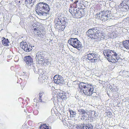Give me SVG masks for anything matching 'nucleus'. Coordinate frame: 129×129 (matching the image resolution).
<instances>
[{
    "label": "nucleus",
    "instance_id": "obj_29",
    "mask_svg": "<svg viewBox=\"0 0 129 129\" xmlns=\"http://www.w3.org/2000/svg\"><path fill=\"white\" fill-rule=\"evenodd\" d=\"M87 128H86V125L81 126V129H86Z\"/></svg>",
    "mask_w": 129,
    "mask_h": 129
},
{
    "label": "nucleus",
    "instance_id": "obj_18",
    "mask_svg": "<svg viewBox=\"0 0 129 129\" xmlns=\"http://www.w3.org/2000/svg\"><path fill=\"white\" fill-rule=\"evenodd\" d=\"M123 44L124 48L127 49H129V40L123 41Z\"/></svg>",
    "mask_w": 129,
    "mask_h": 129
},
{
    "label": "nucleus",
    "instance_id": "obj_23",
    "mask_svg": "<svg viewBox=\"0 0 129 129\" xmlns=\"http://www.w3.org/2000/svg\"><path fill=\"white\" fill-rule=\"evenodd\" d=\"M30 0H26L25 4L27 7H29V5H30V6H33V4L31 3Z\"/></svg>",
    "mask_w": 129,
    "mask_h": 129
},
{
    "label": "nucleus",
    "instance_id": "obj_9",
    "mask_svg": "<svg viewBox=\"0 0 129 129\" xmlns=\"http://www.w3.org/2000/svg\"><path fill=\"white\" fill-rule=\"evenodd\" d=\"M44 52L42 51H39L36 54V58L37 62L39 61H43L44 58Z\"/></svg>",
    "mask_w": 129,
    "mask_h": 129
},
{
    "label": "nucleus",
    "instance_id": "obj_15",
    "mask_svg": "<svg viewBox=\"0 0 129 129\" xmlns=\"http://www.w3.org/2000/svg\"><path fill=\"white\" fill-rule=\"evenodd\" d=\"M72 5H74V8H78V9H81L82 7V4L81 3V1H76Z\"/></svg>",
    "mask_w": 129,
    "mask_h": 129
},
{
    "label": "nucleus",
    "instance_id": "obj_30",
    "mask_svg": "<svg viewBox=\"0 0 129 129\" xmlns=\"http://www.w3.org/2000/svg\"><path fill=\"white\" fill-rule=\"evenodd\" d=\"M36 0H30L31 3L33 4V5H34V3L35 1Z\"/></svg>",
    "mask_w": 129,
    "mask_h": 129
},
{
    "label": "nucleus",
    "instance_id": "obj_8",
    "mask_svg": "<svg viewBox=\"0 0 129 129\" xmlns=\"http://www.w3.org/2000/svg\"><path fill=\"white\" fill-rule=\"evenodd\" d=\"M20 47L24 49V51L27 52L30 51L33 49L32 46L28 44L26 42H21L20 43Z\"/></svg>",
    "mask_w": 129,
    "mask_h": 129
},
{
    "label": "nucleus",
    "instance_id": "obj_28",
    "mask_svg": "<svg viewBox=\"0 0 129 129\" xmlns=\"http://www.w3.org/2000/svg\"><path fill=\"white\" fill-rule=\"evenodd\" d=\"M61 25L58 24V23H55V27L56 28H59V27H60Z\"/></svg>",
    "mask_w": 129,
    "mask_h": 129
},
{
    "label": "nucleus",
    "instance_id": "obj_20",
    "mask_svg": "<svg viewBox=\"0 0 129 129\" xmlns=\"http://www.w3.org/2000/svg\"><path fill=\"white\" fill-rule=\"evenodd\" d=\"M86 56L87 57L88 59L91 61V62H94V60H93V57L92 56L91 53H89L87 54Z\"/></svg>",
    "mask_w": 129,
    "mask_h": 129
},
{
    "label": "nucleus",
    "instance_id": "obj_31",
    "mask_svg": "<svg viewBox=\"0 0 129 129\" xmlns=\"http://www.w3.org/2000/svg\"><path fill=\"white\" fill-rule=\"evenodd\" d=\"M33 27L34 28L36 27H37L36 26H38V25H36V24H33Z\"/></svg>",
    "mask_w": 129,
    "mask_h": 129
},
{
    "label": "nucleus",
    "instance_id": "obj_36",
    "mask_svg": "<svg viewBox=\"0 0 129 129\" xmlns=\"http://www.w3.org/2000/svg\"><path fill=\"white\" fill-rule=\"evenodd\" d=\"M127 73V72H125V71L124 72H123V73Z\"/></svg>",
    "mask_w": 129,
    "mask_h": 129
},
{
    "label": "nucleus",
    "instance_id": "obj_13",
    "mask_svg": "<svg viewBox=\"0 0 129 129\" xmlns=\"http://www.w3.org/2000/svg\"><path fill=\"white\" fill-rule=\"evenodd\" d=\"M103 54L106 57H108L110 56V55H116V53L113 51L110 50H105L103 51Z\"/></svg>",
    "mask_w": 129,
    "mask_h": 129
},
{
    "label": "nucleus",
    "instance_id": "obj_26",
    "mask_svg": "<svg viewBox=\"0 0 129 129\" xmlns=\"http://www.w3.org/2000/svg\"><path fill=\"white\" fill-rule=\"evenodd\" d=\"M86 129H92V126L91 124H87L86 125Z\"/></svg>",
    "mask_w": 129,
    "mask_h": 129
},
{
    "label": "nucleus",
    "instance_id": "obj_24",
    "mask_svg": "<svg viewBox=\"0 0 129 129\" xmlns=\"http://www.w3.org/2000/svg\"><path fill=\"white\" fill-rule=\"evenodd\" d=\"M70 116L71 117H75L76 114V112H75L73 111L72 110H70Z\"/></svg>",
    "mask_w": 129,
    "mask_h": 129
},
{
    "label": "nucleus",
    "instance_id": "obj_4",
    "mask_svg": "<svg viewBox=\"0 0 129 129\" xmlns=\"http://www.w3.org/2000/svg\"><path fill=\"white\" fill-rule=\"evenodd\" d=\"M68 42L73 47L79 50L81 49L82 46L80 41L77 38H71L68 41Z\"/></svg>",
    "mask_w": 129,
    "mask_h": 129
},
{
    "label": "nucleus",
    "instance_id": "obj_40",
    "mask_svg": "<svg viewBox=\"0 0 129 129\" xmlns=\"http://www.w3.org/2000/svg\"><path fill=\"white\" fill-rule=\"evenodd\" d=\"M24 111H25V112H26V111L24 110Z\"/></svg>",
    "mask_w": 129,
    "mask_h": 129
},
{
    "label": "nucleus",
    "instance_id": "obj_38",
    "mask_svg": "<svg viewBox=\"0 0 129 129\" xmlns=\"http://www.w3.org/2000/svg\"><path fill=\"white\" fill-rule=\"evenodd\" d=\"M44 63L45 62V60H44Z\"/></svg>",
    "mask_w": 129,
    "mask_h": 129
},
{
    "label": "nucleus",
    "instance_id": "obj_3",
    "mask_svg": "<svg viewBox=\"0 0 129 129\" xmlns=\"http://www.w3.org/2000/svg\"><path fill=\"white\" fill-rule=\"evenodd\" d=\"M79 87L83 90V93L87 96L91 95L93 97L96 96V94L93 91L94 88L93 86L82 82L80 83Z\"/></svg>",
    "mask_w": 129,
    "mask_h": 129
},
{
    "label": "nucleus",
    "instance_id": "obj_33",
    "mask_svg": "<svg viewBox=\"0 0 129 129\" xmlns=\"http://www.w3.org/2000/svg\"><path fill=\"white\" fill-rule=\"evenodd\" d=\"M115 54H113V55H110V56L109 57H107V58H108V57H112V56H114V55H115Z\"/></svg>",
    "mask_w": 129,
    "mask_h": 129
},
{
    "label": "nucleus",
    "instance_id": "obj_41",
    "mask_svg": "<svg viewBox=\"0 0 129 129\" xmlns=\"http://www.w3.org/2000/svg\"><path fill=\"white\" fill-rule=\"evenodd\" d=\"M62 26L63 27L64 26H63V25H62Z\"/></svg>",
    "mask_w": 129,
    "mask_h": 129
},
{
    "label": "nucleus",
    "instance_id": "obj_35",
    "mask_svg": "<svg viewBox=\"0 0 129 129\" xmlns=\"http://www.w3.org/2000/svg\"><path fill=\"white\" fill-rule=\"evenodd\" d=\"M48 62H49L47 60L46 61V62L45 63H48Z\"/></svg>",
    "mask_w": 129,
    "mask_h": 129
},
{
    "label": "nucleus",
    "instance_id": "obj_37",
    "mask_svg": "<svg viewBox=\"0 0 129 129\" xmlns=\"http://www.w3.org/2000/svg\"><path fill=\"white\" fill-rule=\"evenodd\" d=\"M121 4V6H122V3H121V4Z\"/></svg>",
    "mask_w": 129,
    "mask_h": 129
},
{
    "label": "nucleus",
    "instance_id": "obj_19",
    "mask_svg": "<svg viewBox=\"0 0 129 129\" xmlns=\"http://www.w3.org/2000/svg\"><path fill=\"white\" fill-rule=\"evenodd\" d=\"M39 100L40 102H42V100L45 99V94L44 93L42 92H41L39 94Z\"/></svg>",
    "mask_w": 129,
    "mask_h": 129
},
{
    "label": "nucleus",
    "instance_id": "obj_7",
    "mask_svg": "<svg viewBox=\"0 0 129 129\" xmlns=\"http://www.w3.org/2000/svg\"><path fill=\"white\" fill-rule=\"evenodd\" d=\"M74 5H71L69 9L70 12L72 14L73 13L75 15L78 14V15L81 16L82 15V13L81 11H79V9H77L76 8H74Z\"/></svg>",
    "mask_w": 129,
    "mask_h": 129
},
{
    "label": "nucleus",
    "instance_id": "obj_39",
    "mask_svg": "<svg viewBox=\"0 0 129 129\" xmlns=\"http://www.w3.org/2000/svg\"><path fill=\"white\" fill-rule=\"evenodd\" d=\"M66 121V120H63V121Z\"/></svg>",
    "mask_w": 129,
    "mask_h": 129
},
{
    "label": "nucleus",
    "instance_id": "obj_2",
    "mask_svg": "<svg viewBox=\"0 0 129 129\" xmlns=\"http://www.w3.org/2000/svg\"><path fill=\"white\" fill-rule=\"evenodd\" d=\"M35 9L36 13L40 16L46 18L49 17L50 9L47 4L43 2L39 3L36 5Z\"/></svg>",
    "mask_w": 129,
    "mask_h": 129
},
{
    "label": "nucleus",
    "instance_id": "obj_16",
    "mask_svg": "<svg viewBox=\"0 0 129 129\" xmlns=\"http://www.w3.org/2000/svg\"><path fill=\"white\" fill-rule=\"evenodd\" d=\"M79 114L82 115V117L86 116L87 115V113L83 109H79L78 110Z\"/></svg>",
    "mask_w": 129,
    "mask_h": 129
},
{
    "label": "nucleus",
    "instance_id": "obj_1",
    "mask_svg": "<svg viewBox=\"0 0 129 129\" xmlns=\"http://www.w3.org/2000/svg\"><path fill=\"white\" fill-rule=\"evenodd\" d=\"M86 34L91 39L94 40V41L106 39L108 37L106 34L101 33L100 31L98 30L95 28L89 29L86 32Z\"/></svg>",
    "mask_w": 129,
    "mask_h": 129
},
{
    "label": "nucleus",
    "instance_id": "obj_6",
    "mask_svg": "<svg viewBox=\"0 0 129 129\" xmlns=\"http://www.w3.org/2000/svg\"><path fill=\"white\" fill-rule=\"evenodd\" d=\"M96 17L98 19L101 20L103 21L107 20L108 18V16L106 14L105 12H101L99 13V14H96Z\"/></svg>",
    "mask_w": 129,
    "mask_h": 129
},
{
    "label": "nucleus",
    "instance_id": "obj_34",
    "mask_svg": "<svg viewBox=\"0 0 129 129\" xmlns=\"http://www.w3.org/2000/svg\"><path fill=\"white\" fill-rule=\"evenodd\" d=\"M26 73V72H23L22 73V75L23 76H24L25 74Z\"/></svg>",
    "mask_w": 129,
    "mask_h": 129
},
{
    "label": "nucleus",
    "instance_id": "obj_12",
    "mask_svg": "<svg viewBox=\"0 0 129 129\" xmlns=\"http://www.w3.org/2000/svg\"><path fill=\"white\" fill-rule=\"evenodd\" d=\"M119 55L116 53V55H114L111 57L107 58V60L109 61L112 63L115 62L119 59Z\"/></svg>",
    "mask_w": 129,
    "mask_h": 129
},
{
    "label": "nucleus",
    "instance_id": "obj_25",
    "mask_svg": "<svg viewBox=\"0 0 129 129\" xmlns=\"http://www.w3.org/2000/svg\"><path fill=\"white\" fill-rule=\"evenodd\" d=\"M62 21L59 19V18L56 19L55 20V22L57 23H58L59 25H61Z\"/></svg>",
    "mask_w": 129,
    "mask_h": 129
},
{
    "label": "nucleus",
    "instance_id": "obj_11",
    "mask_svg": "<svg viewBox=\"0 0 129 129\" xmlns=\"http://www.w3.org/2000/svg\"><path fill=\"white\" fill-rule=\"evenodd\" d=\"M36 27L34 28L35 34L38 36L39 37L43 36V35L41 32L42 30L40 29L39 26H37Z\"/></svg>",
    "mask_w": 129,
    "mask_h": 129
},
{
    "label": "nucleus",
    "instance_id": "obj_32",
    "mask_svg": "<svg viewBox=\"0 0 129 129\" xmlns=\"http://www.w3.org/2000/svg\"><path fill=\"white\" fill-rule=\"evenodd\" d=\"M32 68L33 69L35 73H37V71H36V69H35V68L34 67Z\"/></svg>",
    "mask_w": 129,
    "mask_h": 129
},
{
    "label": "nucleus",
    "instance_id": "obj_5",
    "mask_svg": "<svg viewBox=\"0 0 129 129\" xmlns=\"http://www.w3.org/2000/svg\"><path fill=\"white\" fill-rule=\"evenodd\" d=\"M24 60L26 63L25 67L28 69H30L34 67L33 59L31 57L29 56L24 57Z\"/></svg>",
    "mask_w": 129,
    "mask_h": 129
},
{
    "label": "nucleus",
    "instance_id": "obj_27",
    "mask_svg": "<svg viewBox=\"0 0 129 129\" xmlns=\"http://www.w3.org/2000/svg\"><path fill=\"white\" fill-rule=\"evenodd\" d=\"M81 126L76 125L74 127V129H81Z\"/></svg>",
    "mask_w": 129,
    "mask_h": 129
},
{
    "label": "nucleus",
    "instance_id": "obj_10",
    "mask_svg": "<svg viewBox=\"0 0 129 129\" xmlns=\"http://www.w3.org/2000/svg\"><path fill=\"white\" fill-rule=\"evenodd\" d=\"M54 81L57 84L61 83L63 81V78L61 76L56 75L54 77Z\"/></svg>",
    "mask_w": 129,
    "mask_h": 129
},
{
    "label": "nucleus",
    "instance_id": "obj_22",
    "mask_svg": "<svg viewBox=\"0 0 129 129\" xmlns=\"http://www.w3.org/2000/svg\"><path fill=\"white\" fill-rule=\"evenodd\" d=\"M39 129H49V127L46 124L41 125Z\"/></svg>",
    "mask_w": 129,
    "mask_h": 129
},
{
    "label": "nucleus",
    "instance_id": "obj_21",
    "mask_svg": "<svg viewBox=\"0 0 129 129\" xmlns=\"http://www.w3.org/2000/svg\"><path fill=\"white\" fill-rule=\"evenodd\" d=\"M2 43L4 46L9 45V42L8 41V39H5V38L2 40Z\"/></svg>",
    "mask_w": 129,
    "mask_h": 129
},
{
    "label": "nucleus",
    "instance_id": "obj_14",
    "mask_svg": "<svg viewBox=\"0 0 129 129\" xmlns=\"http://www.w3.org/2000/svg\"><path fill=\"white\" fill-rule=\"evenodd\" d=\"M39 71L38 74H39V76L38 78L39 81L41 83L45 82L47 80L46 78L45 75L43 74H41L40 71Z\"/></svg>",
    "mask_w": 129,
    "mask_h": 129
},
{
    "label": "nucleus",
    "instance_id": "obj_17",
    "mask_svg": "<svg viewBox=\"0 0 129 129\" xmlns=\"http://www.w3.org/2000/svg\"><path fill=\"white\" fill-rule=\"evenodd\" d=\"M93 57V59L94 60V62H96L97 60H99V59L100 55L97 54L95 53H91Z\"/></svg>",
    "mask_w": 129,
    "mask_h": 129
}]
</instances>
